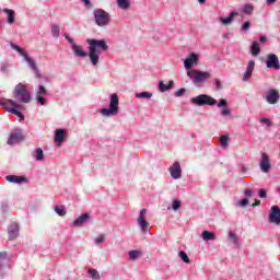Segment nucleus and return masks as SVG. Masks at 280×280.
<instances>
[{
    "instance_id": "obj_24",
    "label": "nucleus",
    "mask_w": 280,
    "mask_h": 280,
    "mask_svg": "<svg viewBox=\"0 0 280 280\" xmlns=\"http://www.w3.org/2000/svg\"><path fill=\"white\" fill-rule=\"evenodd\" d=\"M88 220H91V214L83 213L77 220H74L73 226H82V224H84V222Z\"/></svg>"
},
{
    "instance_id": "obj_8",
    "label": "nucleus",
    "mask_w": 280,
    "mask_h": 280,
    "mask_svg": "<svg viewBox=\"0 0 280 280\" xmlns=\"http://www.w3.org/2000/svg\"><path fill=\"white\" fill-rule=\"evenodd\" d=\"M10 46L18 51V54L22 55L24 57L25 62H27L30 69H32V71H36V67H38L36 65V61L34 59H32V57H30V55H27V52L25 51V49H23L21 46L14 44V43H10Z\"/></svg>"
},
{
    "instance_id": "obj_52",
    "label": "nucleus",
    "mask_w": 280,
    "mask_h": 280,
    "mask_svg": "<svg viewBox=\"0 0 280 280\" xmlns=\"http://www.w3.org/2000/svg\"><path fill=\"white\" fill-rule=\"evenodd\" d=\"M81 1H82V3L85 4V7L93 8V3H91V0H81Z\"/></svg>"
},
{
    "instance_id": "obj_4",
    "label": "nucleus",
    "mask_w": 280,
    "mask_h": 280,
    "mask_svg": "<svg viewBox=\"0 0 280 280\" xmlns=\"http://www.w3.org/2000/svg\"><path fill=\"white\" fill-rule=\"evenodd\" d=\"M93 16L94 23L98 27H108V25H110V13H108L104 9H95L93 11Z\"/></svg>"
},
{
    "instance_id": "obj_1",
    "label": "nucleus",
    "mask_w": 280,
    "mask_h": 280,
    "mask_svg": "<svg viewBox=\"0 0 280 280\" xmlns=\"http://www.w3.org/2000/svg\"><path fill=\"white\" fill-rule=\"evenodd\" d=\"M89 46V58L93 67H97L102 51H108V44L104 39H86Z\"/></svg>"
},
{
    "instance_id": "obj_9",
    "label": "nucleus",
    "mask_w": 280,
    "mask_h": 280,
    "mask_svg": "<svg viewBox=\"0 0 280 280\" xmlns=\"http://www.w3.org/2000/svg\"><path fill=\"white\" fill-rule=\"evenodd\" d=\"M25 137L23 136V131L20 129H16L11 132L9 139H8V144L9 145H16V143H21Z\"/></svg>"
},
{
    "instance_id": "obj_43",
    "label": "nucleus",
    "mask_w": 280,
    "mask_h": 280,
    "mask_svg": "<svg viewBox=\"0 0 280 280\" xmlns=\"http://www.w3.org/2000/svg\"><path fill=\"white\" fill-rule=\"evenodd\" d=\"M0 71L2 73H8V63L5 62L0 63Z\"/></svg>"
},
{
    "instance_id": "obj_45",
    "label": "nucleus",
    "mask_w": 280,
    "mask_h": 280,
    "mask_svg": "<svg viewBox=\"0 0 280 280\" xmlns=\"http://www.w3.org/2000/svg\"><path fill=\"white\" fill-rule=\"evenodd\" d=\"M105 235L101 234L98 237H96L95 242L96 244H104Z\"/></svg>"
},
{
    "instance_id": "obj_19",
    "label": "nucleus",
    "mask_w": 280,
    "mask_h": 280,
    "mask_svg": "<svg viewBox=\"0 0 280 280\" xmlns=\"http://www.w3.org/2000/svg\"><path fill=\"white\" fill-rule=\"evenodd\" d=\"M253 71H255V61L249 60L246 71L243 75V82H248V80H250V78H253Z\"/></svg>"
},
{
    "instance_id": "obj_48",
    "label": "nucleus",
    "mask_w": 280,
    "mask_h": 280,
    "mask_svg": "<svg viewBox=\"0 0 280 280\" xmlns=\"http://www.w3.org/2000/svg\"><path fill=\"white\" fill-rule=\"evenodd\" d=\"M240 207H246L248 206V199L247 198H244L242 199L240 202H238Z\"/></svg>"
},
{
    "instance_id": "obj_50",
    "label": "nucleus",
    "mask_w": 280,
    "mask_h": 280,
    "mask_svg": "<svg viewBox=\"0 0 280 280\" xmlns=\"http://www.w3.org/2000/svg\"><path fill=\"white\" fill-rule=\"evenodd\" d=\"M214 84H215V88L218 89V91H220L222 89V83L220 82L219 79L214 80Z\"/></svg>"
},
{
    "instance_id": "obj_3",
    "label": "nucleus",
    "mask_w": 280,
    "mask_h": 280,
    "mask_svg": "<svg viewBox=\"0 0 280 280\" xmlns=\"http://www.w3.org/2000/svg\"><path fill=\"white\" fill-rule=\"evenodd\" d=\"M13 97L23 104H30L32 102V94L23 83H19L14 88Z\"/></svg>"
},
{
    "instance_id": "obj_26",
    "label": "nucleus",
    "mask_w": 280,
    "mask_h": 280,
    "mask_svg": "<svg viewBox=\"0 0 280 280\" xmlns=\"http://www.w3.org/2000/svg\"><path fill=\"white\" fill-rule=\"evenodd\" d=\"M201 237L203 242H213L215 241V233L210 232V231H203L201 234Z\"/></svg>"
},
{
    "instance_id": "obj_33",
    "label": "nucleus",
    "mask_w": 280,
    "mask_h": 280,
    "mask_svg": "<svg viewBox=\"0 0 280 280\" xmlns=\"http://www.w3.org/2000/svg\"><path fill=\"white\" fill-rule=\"evenodd\" d=\"M253 10H255V7H253V4H244L243 7V13L244 14H247V15H250L253 14Z\"/></svg>"
},
{
    "instance_id": "obj_30",
    "label": "nucleus",
    "mask_w": 280,
    "mask_h": 280,
    "mask_svg": "<svg viewBox=\"0 0 280 280\" xmlns=\"http://www.w3.org/2000/svg\"><path fill=\"white\" fill-rule=\"evenodd\" d=\"M33 156L37 161H43V159H45V153L43 152V149L37 148V149H35Z\"/></svg>"
},
{
    "instance_id": "obj_58",
    "label": "nucleus",
    "mask_w": 280,
    "mask_h": 280,
    "mask_svg": "<svg viewBox=\"0 0 280 280\" xmlns=\"http://www.w3.org/2000/svg\"><path fill=\"white\" fill-rule=\"evenodd\" d=\"M199 3H207V0H198Z\"/></svg>"
},
{
    "instance_id": "obj_36",
    "label": "nucleus",
    "mask_w": 280,
    "mask_h": 280,
    "mask_svg": "<svg viewBox=\"0 0 280 280\" xmlns=\"http://www.w3.org/2000/svg\"><path fill=\"white\" fill-rule=\"evenodd\" d=\"M55 211L57 215H67V210H65V206H56Z\"/></svg>"
},
{
    "instance_id": "obj_14",
    "label": "nucleus",
    "mask_w": 280,
    "mask_h": 280,
    "mask_svg": "<svg viewBox=\"0 0 280 280\" xmlns=\"http://www.w3.org/2000/svg\"><path fill=\"white\" fill-rule=\"evenodd\" d=\"M47 95V89L45 85H39L36 91V100L37 103L40 104V106H45V102H47V98H45Z\"/></svg>"
},
{
    "instance_id": "obj_17",
    "label": "nucleus",
    "mask_w": 280,
    "mask_h": 280,
    "mask_svg": "<svg viewBox=\"0 0 280 280\" xmlns=\"http://www.w3.org/2000/svg\"><path fill=\"white\" fill-rule=\"evenodd\" d=\"M269 222L273 224H280V208L279 206L271 207V211L269 214Z\"/></svg>"
},
{
    "instance_id": "obj_35",
    "label": "nucleus",
    "mask_w": 280,
    "mask_h": 280,
    "mask_svg": "<svg viewBox=\"0 0 280 280\" xmlns=\"http://www.w3.org/2000/svg\"><path fill=\"white\" fill-rule=\"evenodd\" d=\"M139 257H141V252H139V250H130L129 252V259H131V261L139 259Z\"/></svg>"
},
{
    "instance_id": "obj_32",
    "label": "nucleus",
    "mask_w": 280,
    "mask_h": 280,
    "mask_svg": "<svg viewBox=\"0 0 280 280\" xmlns=\"http://www.w3.org/2000/svg\"><path fill=\"white\" fill-rule=\"evenodd\" d=\"M51 34L54 38H58V36H60V26H58V24L51 25Z\"/></svg>"
},
{
    "instance_id": "obj_25",
    "label": "nucleus",
    "mask_w": 280,
    "mask_h": 280,
    "mask_svg": "<svg viewBox=\"0 0 280 280\" xmlns=\"http://www.w3.org/2000/svg\"><path fill=\"white\" fill-rule=\"evenodd\" d=\"M4 14H8V23L10 25L14 24L16 13L12 9H3Z\"/></svg>"
},
{
    "instance_id": "obj_28",
    "label": "nucleus",
    "mask_w": 280,
    "mask_h": 280,
    "mask_svg": "<svg viewBox=\"0 0 280 280\" xmlns=\"http://www.w3.org/2000/svg\"><path fill=\"white\" fill-rule=\"evenodd\" d=\"M159 86H160V91L162 93H165V91H170V89H174V81L173 80L168 81V84H165L163 83V81H160Z\"/></svg>"
},
{
    "instance_id": "obj_41",
    "label": "nucleus",
    "mask_w": 280,
    "mask_h": 280,
    "mask_svg": "<svg viewBox=\"0 0 280 280\" xmlns=\"http://www.w3.org/2000/svg\"><path fill=\"white\" fill-rule=\"evenodd\" d=\"M173 211H178L180 209V200H173Z\"/></svg>"
},
{
    "instance_id": "obj_46",
    "label": "nucleus",
    "mask_w": 280,
    "mask_h": 280,
    "mask_svg": "<svg viewBox=\"0 0 280 280\" xmlns=\"http://www.w3.org/2000/svg\"><path fill=\"white\" fill-rule=\"evenodd\" d=\"M242 30L243 32H248L250 30V22H244Z\"/></svg>"
},
{
    "instance_id": "obj_2",
    "label": "nucleus",
    "mask_w": 280,
    "mask_h": 280,
    "mask_svg": "<svg viewBox=\"0 0 280 280\" xmlns=\"http://www.w3.org/2000/svg\"><path fill=\"white\" fill-rule=\"evenodd\" d=\"M100 113L103 117H116V115H119V96L115 93L112 94L109 96V107L102 108Z\"/></svg>"
},
{
    "instance_id": "obj_29",
    "label": "nucleus",
    "mask_w": 280,
    "mask_h": 280,
    "mask_svg": "<svg viewBox=\"0 0 280 280\" xmlns=\"http://www.w3.org/2000/svg\"><path fill=\"white\" fill-rule=\"evenodd\" d=\"M250 51H252V56H259V54H261V48L259 47V43L253 42Z\"/></svg>"
},
{
    "instance_id": "obj_22",
    "label": "nucleus",
    "mask_w": 280,
    "mask_h": 280,
    "mask_svg": "<svg viewBox=\"0 0 280 280\" xmlns=\"http://www.w3.org/2000/svg\"><path fill=\"white\" fill-rule=\"evenodd\" d=\"M5 180L9 183H15L16 185H21L23 183H27V179L23 176H16V175H8L5 177Z\"/></svg>"
},
{
    "instance_id": "obj_42",
    "label": "nucleus",
    "mask_w": 280,
    "mask_h": 280,
    "mask_svg": "<svg viewBox=\"0 0 280 280\" xmlns=\"http://www.w3.org/2000/svg\"><path fill=\"white\" fill-rule=\"evenodd\" d=\"M185 91H186L185 88H182V89L177 90L174 93L175 97H183V95H185Z\"/></svg>"
},
{
    "instance_id": "obj_12",
    "label": "nucleus",
    "mask_w": 280,
    "mask_h": 280,
    "mask_svg": "<svg viewBox=\"0 0 280 280\" xmlns=\"http://www.w3.org/2000/svg\"><path fill=\"white\" fill-rule=\"evenodd\" d=\"M279 91L271 89L266 93L265 100L268 104L275 105L279 103Z\"/></svg>"
},
{
    "instance_id": "obj_40",
    "label": "nucleus",
    "mask_w": 280,
    "mask_h": 280,
    "mask_svg": "<svg viewBox=\"0 0 280 280\" xmlns=\"http://www.w3.org/2000/svg\"><path fill=\"white\" fill-rule=\"evenodd\" d=\"M220 145H221V148H226V145H229V137L221 136L220 137Z\"/></svg>"
},
{
    "instance_id": "obj_39",
    "label": "nucleus",
    "mask_w": 280,
    "mask_h": 280,
    "mask_svg": "<svg viewBox=\"0 0 280 280\" xmlns=\"http://www.w3.org/2000/svg\"><path fill=\"white\" fill-rule=\"evenodd\" d=\"M88 273L91 275L93 280H100V272L96 269H89Z\"/></svg>"
},
{
    "instance_id": "obj_5",
    "label": "nucleus",
    "mask_w": 280,
    "mask_h": 280,
    "mask_svg": "<svg viewBox=\"0 0 280 280\" xmlns=\"http://www.w3.org/2000/svg\"><path fill=\"white\" fill-rule=\"evenodd\" d=\"M187 75L192 80L194 84H202V82L211 78V73L198 70H188Z\"/></svg>"
},
{
    "instance_id": "obj_37",
    "label": "nucleus",
    "mask_w": 280,
    "mask_h": 280,
    "mask_svg": "<svg viewBox=\"0 0 280 280\" xmlns=\"http://www.w3.org/2000/svg\"><path fill=\"white\" fill-rule=\"evenodd\" d=\"M229 237L232 240V243L237 246V244L240 243V236H237V234L233 233V232H229Z\"/></svg>"
},
{
    "instance_id": "obj_15",
    "label": "nucleus",
    "mask_w": 280,
    "mask_h": 280,
    "mask_svg": "<svg viewBox=\"0 0 280 280\" xmlns=\"http://www.w3.org/2000/svg\"><path fill=\"white\" fill-rule=\"evenodd\" d=\"M272 166L270 165V158L266 153H261V160H260V170L264 172V174H268L270 172V168Z\"/></svg>"
},
{
    "instance_id": "obj_55",
    "label": "nucleus",
    "mask_w": 280,
    "mask_h": 280,
    "mask_svg": "<svg viewBox=\"0 0 280 280\" xmlns=\"http://www.w3.org/2000/svg\"><path fill=\"white\" fill-rule=\"evenodd\" d=\"M267 5H273V3H277V0H266Z\"/></svg>"
},
{
    "instance_id": "obj_16",
    "label": "nucleus",
    "mask_w": 280,
    "mask_h": 280,
    "mask_svg": "<svg viewBox=\"0 0 280 280\" xmlns=\"http://www.w3.org/2000/svg\"><path fill=\"white\" fill-rule=\"evenodd\" d=\"M171 172V176L172 178H174V180H178V178H180L183 175V170L180 168V163L178 162H174V164L168 168Z\"/></svg>"
},
{
    "instance_id": "obj_11",
    "label": "nucleus",
    "mask_w": 280,
    "mask_h": 280,
    "mask_svg": "<svg viewBox=\"0 0 280 280\" xmlns=\"http://www.w3.org/2000/svg\"><path fill=\"white\" fill-rule=\"evenodd\" d=\"M145 215H148V210L142 209L140 210V215L138 218V224L142 231V233H148V226H150V223L145 221Z\"/></svg>"
},
{
    "instance_id": "obj_13",
    "label": "nucleus",
    "mask_w": 280,
    "mask_h": 280,
    "mask_svg": "<svg viewBox=\"0 0 280 280\" xmlns=\"http://www.w3.org/2000/svg\"><path fill=\"white\" fill-rule=\"evenodd\" d=\"M195 65H198V55L191 52L190 56L184 60V67L187 71H196L195 69H191Z\"/></svg>"
},
{
    "instance_id": "obj_18",
    "label": "nucleus",
    "mask_w": 280,
    "mask_h": 280,
    "mask_svg": "<svg viewBox=\"0 0 280 280\" xmlns=\"http://www.w3.org/2000/svg\"><path fill=\"white\" fill-rule=\"evenodd\" d=\"M217 106L219 108H222L221 109L222 117H231V109H229V107H228L229 106V102H226V100L221 98L219 101V103L217 104Z\"/></svg>"
},
{
    "instance_id": "obj_10",
    "label": "nucleus",
    "mask_w": 280,
    "mask_h": 280,
    "mask_svg": "<svg viewBox=\"0 0 280 280\" xmlns=\"http://www.w3.org/2000/svg\"><path fill=\"white\" fill-rule=\"evenodd\" d=\"M266 66L268 69H276V71H279L280 69L279 57L275 54H269L267 56Z\"/></svg>"
},
{
    "instance_id": "obj_21",
    "label": "nucleus",
    "mask_w": 280,
    "mask_h": 280,
    "mask_svg": "<svg viewBox=\"0 0 280 280\" xmlns=\"http://www.w3.org/2000/svg\"><path fill=\"white\" fill-rule=\"evenodd\" d=\"M235 16H240V13L236 11H232L228 18L220 16L219 21L220 23H222V25H231Z\"/></svg>"
},
{
    "instance_id": "obj_27",
    "label": "nucleus",
    "mask_w": 280,
    "mask_h": 280,
    "mask_svg": "<svg viewBox=\"0 0 280 280\" xmlns=\"http://www.w3.org/2000/svg\"><path fill=\"white\" fill-rule=\"evenodd\" d=\"M65 129H56L55 131V141L56 143H62L63 139H65Z\"/></svg>"
},
{
    "instance_id": "obj_44",
    "label": "nucleus",
    "mask_w": 280,
    "mask_h": 280,
    "mask_svg": "<svg viewBox=\"0 0 280 280\" xmlns=\"http://www.w3.org/2000/svg\"><path fill=\"white\" fill-rule=\"evenodd\" d=\"M260 124H266V126H272V121L266 117L260 118Z\"/></svg>"
},
{
    "instance_id": "obj_38",
    "label": "nucleus",
    "mask_w": 280,
    "mask_h": 280,
    "mask_svg": "<svg viewBox=\"0 0 280 280\" xmlns=\"http://www.w3.org/2000/svg\"><path fill=\"white\" fill-rule=\"evenodd\" d=\"M179 257L184 261V264H191L189 256H187V253H185L184 250L179 252Z\"/></svg>"
},
{
    "instance_id": "obj_6",
    "label": "nucleus",
    "mask_w": 280,
    "mask_h": 280,
    "mask_svg": "<svg viewBox=\"0 0 280 280\" xmlns=\"http://www.w3.org/2000/svg\"><path fill=\"white\" fill-rule=\"evenodd\" d=\"M190 102L196 106H215V104H218V101L215 98L207 94H200L196 97H192Z\"/></svg>"
},
{
    "instance_id": "obj_23",
    "label": "nucleus",
    "mask_w": 280,
    "mask_h": 280,
    "mask_svg": "<svg viewBox=\"0 0 280 280\" xmlns=\"http://www.w3.org/2000/svg\"><path fill=\"white\" fill-rule=\"evenodd\" d=\"M72 51L78 58H86V56H89V52L84 51L82 46H79L78 44H72Z\"/></svg>"
},
{
    "instance_id": "obj_7",
    "label": "nucleus",
    "mask_w": 280,
    "mask_h": 280,
    "mask_svg": "<svg viewBox=\"0 0 280 280\" xmlns=\"http://www.w3.org/2000/svg\"><path fill=\"white\" fill-rule=\"evenodd\" d=\"M0 104L1 106H4L8 113H12V115H16V117H20V119H24L23 114L19 112V109H16V108H21V105L16 104L14 101L2 98L0 101Z\"/></svg>"
},
{
    "instance_id": "obj_34",
    "label": "nucleus",
    "mask_w": 280,
    "mask_h": 280,
    "mask_svg": "<svg viewBox=\"0 0 280 280\" xmlns=\"http://www.w3.org/2000/svg\"><path fill=\"white\" fill-rule=\"evenodd\" d=\"M136 97H138L139 100H150V97H152V93L150 92L137 93Z\"/></svg>"
},
{
    "instance_id": "obj_47",
    "label": "nucleus",
    "mask_w": 280,
    "mask_h": 280,
    "mask_svg": "<svg viewBox=\"0 0 280 280\" xmlns=\"http://www.w3.org/2000/svg\"><path fill=\"white\" fill-rule=\"evenodd\" d=\"M65 38L68 40V43H70L71 48H73V45H75L73 38H71L69 34H65Z\"/></svg>"
},
{
    "instance_id": "obj_49",
    "label": "nucleus",
    "mask_w": 280,
    "mask_h": 280,
    "mask_svg": "<svg viewBox=\"0 0 280 280\" xmlns=\"http://www.w3.org/2000/svg\"><path fill=\"white\" fill-rule=\"evenodd\" d=\"M244 195L246 196V198H253V190L245 189Z\"/></svg>"
},
{
    "instance_id": "obj_20",
    "label": "nucleus",
    "mask_w": 280,
    "mask_h": 280,
    "mask_svg": "<svg viewBox=\"0 0 280 280\" xmlns=\"http://www.w3.org/2000/svg\"><path fill=\"white\" fill-rule=\"evenodd\" d=\"M9 240H16L19 237V223L12 222L8 228Z\"/></svg>"
},
{
    "instance_id": "obj_53",
    "label": "nucleus",
    "mask_w": 280,
    "mask_h": 280,
    "mask_svg": "<svg viewBox=\"0 0 280 280\" xmlns=\"http://www.w3.org/2000/svg\"><path fill=\"white\" fill-rule=\"evenodd\" d=\"M36 78H40V70H38V67H36V70H33Z\"/></svg>"
},
{
    "instance_id": "obj_56",
    "label": "nucleus",
    "mask_w": 280,
    "mask_h": 280,
    "mask_svg": "<svg viewBox=\"0 0 280 280\" xmlns=\"http://www.w3.org/2000/svg\"><path fill=\"white\" fill-rule=\"evenodd\" d=\"M261 205V201L257 200L255 203L252 205V207H259Z\"/></svg>"
},
{
    "instance_id": "obj_31",
    "label": "nucleus",
    "mask_w": 280,
    "mask_h": 280,
    "mask_svg": "<svg viewBox=\"0 0 280 280\" xmlns=\"http://www.w3.org/2000/svg\"><path fill=\"white\" fill-rule=\"evenodd\" d=\"M118 8H120V10H129L130 9V0H118Z\"/></svg>"
},
{
    "instance_id": "obj_57",
    "label": "nucleus",
    "mask_w": 280,
    "mask_h": 280,
    "mask_svg": "<svg viewBox=\"0 0 280 280\" xmlns=\"http://www.w3.org/2000/svg\"><path fill=\"white\" fill-rule=\"evenodd\" d=\"M260 43H266V36H260Z\"/></svg>"
},
{
    "instance_id": "obj_51",
    "label": "nucleus",
    "mask_w": 280,
    "mask_h": 280,
    "mask_svg": "<svg viewBox=\"0 0 280 280\" xmlns=\"http://www.w3.org/2000/svg\"><path fill=\"white\" fill-rule=\"evenodd\" d=\"M258 196H259V198H266V196H267L266 189H264V188L260 189Z\"/></svg>"
},
{
    "instance_id": "obj_54",
    "label": "nucleus",
    "mask_w": 280,
    "mask_h": 280,
    "mask_svg": "<svg viewBox=\"0 0 280 280\" xmlns=\"http://www.w3.org/2000/svg\"><path fill=\"white\" fill-rule=\"evenodd\" d=\"M1 209H2V211H8V203L3 202L1 205Z\"/></svg>"
}]
</instances>
